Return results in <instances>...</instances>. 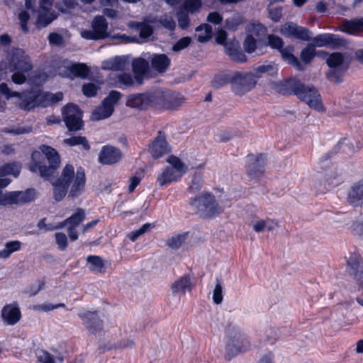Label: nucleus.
<instances>
[{
	"label": "nucleus",
	"instance_id": "nucleus-14",
	"mask_svg": "<svg viewBox=\"0 0 363 363\" xmlns=\"http://www.w3.org/2000/svg\"><path fill=\"white\" fill-rule=\"evenodd\" d=\"M266 156L264 154H259L257 155H247V174L252 178H259L264 172V164Z\"/></svg>",
	"mask_w": 363,
	"mask_h": 363
},
{
	"label": "nucleus",
	"instance_id": "nucleus-19",
	"mask_svg": "<svg viewBox=\"0 0 363 363\" xmlns=\"http://www.w3.org/2000/svg\"><path fill=\"white\" fill-rule=\"evenodd\" d=\"M1 316L4 323L9 325L16 324L21 318V313L16 302L5 305L1 311Z\"/></svg>",
	"mask_w": 363,
	"mask_h": 363
},
{
	"label": "nucleus",
	"instance_id": "nucleus-44",
	"mask_svg": "<svg viewBox=\"0 0 363 363\" xmlns=\"http://www.w3.org/2000/svg\"><path fill=\"white\" fill-rule=\"evenodd\" d=\"M132 67L135 74H145L148 69V62L143 58H138L133 61Z\"/></svg>",
	"mask_w": 363,
	"mask_h": 363
},
{
	"label": "nucleus",
	"instance_id": "nucleus-30",
	"mask_svg": "<svg viewBox=\"0 0 363 363\" xmlns=\"http://www.w3.org/2000/svg\"><path fill=\"white\" fill-rule=\"evenodd\" d=\"M341 30L350 34L358 31L363 32V18L345 20L342 23Z\"/></svg>",
	"mask_w": 363,
	"mask_h": 363
},
{
	"label": "nucleus",
	"instance_id": "nucleus-37",
	"mask_svg": "<svg viewBox=\"0 0 363 363\" xmlns=\"http://www.w3.org/2000/svg\"><path fill=\"white\" fill-rule=\"evenodd\" d=\"M64 143L70 147L82 145L83 149L86 151H89L91 148L87 138L81 135H74L69 138H65Z\"/></svg>",
	"mask_w": 363,
	"mask_h": 363
},
{
	"label": "nucleus",
	"instance_id": "nucleus-50",
	"mask_svg": "<svg viewBox=\"0 0 363 363\" xmlns=\"http://www.w3.org/2000/svg\"><path fill=\"white\" fill-rule=\"evenodd\" d=\"M328 47L337 49L340 47L345 46L346 44L345 40L335 34L328 33Z\"/></svg>",
	"mask_w": 363,
	"mask_h": 363
},
{
	"label": "nucleus",
	"instance_id": "nucleus-42",
	"mask_svg": "<svg viewBox=\"0 0 363 363\" xmlns=\"http://www.w3.org/2000/svg\"><path fill=\"white\" fill-rule=\"evenodd\" d=\"M85 211L82 208H78L76 212L68 218L69 226L77 228L85 219Z\"/></svg>",
	"mask_w": 363,
	"mask_h": 363
},
{
	"label": "nucleus",
	"instance_id": "nucleus-26",
	"mask_svg": "<svg viewBox=\"0 0 363 363\" xmlns=\"http://www.w3.org/2000/svg\"><path fill=\"white\" fill-rule=\"evenodd\" d=\"M347 201L353 206L363 205V184H355L351 187L347 194Z\"/></svg>",
	"mask_w": 363,
	"mask_h": 363
},
{
	"label": "nucleus",
	"instance_id": "nucleus-15",
	"mask_svg": "<svg viewBox=\"0 0 363 363\" xmlns=\"http://www.w3.org/2000/svg\"><path fill=\"white\" fill-rule=\"evenodd\" d=\"M123 154L120 149L112 145H104L102 147L98 160L102 164H113L120 162Z\"/></svg>",
	"mask_w": 363,
	"mask_h": 363
},
{
	"label": "nucleus",
	"instance_id": "nucleus-55",
	"mask_svg": "<svg viewBox=\"0 0 363 363\" xmlns=\"http://www.w3.org/2000/svg\"><path fill=\"white\" fill-rule=\"evenodd\" d=\"M296 26L293 22L286 23L281 28V33L288 38L294 37Z\"/></svg>",
	"mask_w": 363,
	"mask_h": 363
},
{
	"label": "nucleus",
	"instance_id": "nucleus-20",
	"mask_svg": "<svg viewBox=\"0 0 363 363\" xmlns=\"http://www.w3.org/2000/svg\"><path fill=\"white\" fill-rule=\"evenodd\" d=\"M35 90L37 107L45 108L58 103L63 99V94L61 91L53 94L50 92H43L38 89Z\"/></svg>",
	"mask_w": 363,
	"mask_h": 363
},
{
	"label": "nucleus",
	"instance_id": "nucleus-9",
	"mask_svg": "<svg viewBox=\"0 0 363 363\" xmlns=\"http://www.w3.org/2000/svg\"><path fill=\"white\" fill-rule=\"evenodd\" d=\"M122 94L120 91L112 90L102 101L101 106L96 108L91 114V119L100 121L110 117L114 111V106L118 104Z\"/></svg>",
	"mask_w": 363,
	"mask_h": 363
},
{
	"label": "nucleus",
	"instance_id": "nucleus-22",
	"mask_svg": "<svg viewBox=\"0 0 363 363\" xmlns=\"http://www.w3.org/2000/svg\"><path fill=\"white\" fill-rule=\"evenodd\" d=\"M294 48L292 45H288L285 48H283L279 52L281 54L282 60L286 62L288 65L292 66L298 71L304 70V67L298 60V57H296L294 55Z\"/></svg>",
	"mask_w": 363,
	"mask_h": 363
},
{
	"label": "nucleus",
	"instance_id": "nucleus-51",
	"mask_svg": "<svg viewBox=\"0 0 363 363\" xmlns=\"http://www.w3.org/2000/svg\"><path fill=\"white\" fill-rule=\"evenodd\" d=\"M267 47L269 45L272 49H276L278 51L281 50L284 48L283 40L275 35L270 34L267 36V43H266Z\"/></svg>",
	"mask_w": 363,
	"mask_h": 363
},
{
	"label": "nucleus",
	"instance_id": "nucleus-63",
	"mask_svg": "<svg viewBox=\"0 0 363 363\" xmlns=\"http://www.w3.org/2000/svg\"><path fill=\"white\" fill-rule=\"evenodd\" d=\"M18 18L21 23V26L23 31L26 33L28 32V27L27 23L30 19V15L28 11H23L18 14Z\"/></svg>",
	"mask_w": 363,
	"mask_h": 363
},
{
	"label": "nucleus",
	"instance_id": "nucleus-45",
	"mask_svg": "<svg viewBox=\"0 0 363 363\" xmlns=\"http://www.w3.org/2000/svg\"><path fill=\"white\" fill-rule=\"evenodd\" d=\"M232 75L222 73L217 74L214 77L212 80V86L215 89H220L228 83L231 84Z\"/></svg>",
	"mask_w": 363,
	"mask_h": 363
},
{
	"label": "nucleus",
	"instance_id": "nucleus-61",
	"mask_svg": "<svg viewBox=\"0 0 363 363\" xmlns=\"http://www.w3.org/2000/svg\"><path fill=\"white\" fill-rule=\"evenodd\" d=\"M213 301L216 304H220L223 301V287L218 281L213 292Z\"/></svg>",
	"mask_w": 363,
	"mask_h": 363
},
{
	"label": "nucleus",
	"instance_id": "nucleus-13",
	"mask_svg": "<svg viewBox=\"0 0 363 363\" xmlns=\"http://www.w3.org/2000/svg\"><path fill=\"white\" fill-rule=\"evenodd\" d=\"M35 199V190L28 189L26 191H16L6 193L0 199V206L26 203Z\"/></svg>",
	"mask_w": 363,
	"mask_h": 363
},
{
	"label": "nucleus",
	"instance_id": "nucleus-64",
	"mask_svg": "<svg viewBox=\"0 0 363 363\" xmlns=\"http://www.w3.org/2000/svg\"><path fill=\"white\" fill-rule=\"evenodd\" d=\"M55 237L59 249L61 250H65L67 246V238L66 235L63 233H56Z\"/></svg>",
	"mask_w": 363,
	"mask_h": 363
},
{
	"label": "nucleus",
	"instance_id": "nucleus-11",
	"mask_svg": "<svg viewBox=\"0 0 363 363\" xmlns=\"http://www.w3.org/2000/svg\"><path fill=\"white\" fill-rule=\"evenodd\" d=\"M108 26V23L104 16H96L91 22V30H82L81 36L84 39L91 40L106 39L109 36Z\"/></svg>",
	"mask_w": 363,
	"mask_h": 363
},
{
	"label": "nucleus",
	"instance_id": "nucleus-33",
	"mask_svg": "<svg viewBox=\"0 0 363 363\" xmlns=\"http://www.w3.org/2000/svg\"><path fill=\"white\" fill-rule=\"evenodd\" d=\"M86 262L89 270L95 273L105 272V265L103 259L97 255H89L86 257Z\"/></svg>",
	"mask_w": 363,
	"mask_h": 363
},
{
	"label": "nucleus",
	"instance_id": "nucleus-56",
	"mask_svg": "<svg viewBox=\"0 0 363 363\" xmlns=\"http://www.w3.org/2000/svg\"><path fill=\"white\" fill-rule=\"evenodd\" d=\"M256 74H268L270 76L274 75L277 72V69L275 66L272 65H263L258 66L255 68Z\"/></svg>",
	"mask_w": 363,
	"mask_h": 363
},
{
	"label": "nucleus",
	"instance_id": "nucleus-16",
	"mask_svg": "<svg viewBox=\"0 0 363 363\" xmlns=\"http://www.w3.org/2000/svg\"><path fill=\"white\" fill-rule=\"evenodd\" d=\"M149 151L152 157L155 159L160 158L170 151L164 132L159 131L157 133V137L150 145Z\"/></svg>",
	"mask_w": 363,
	"mask_h": 363
},
{
	"label": "nucleus",
	"instance_id": "nucleus-6",
	"mask_svg": "<svg viewBox=\"0 0 363 363\" xmlns=\"http://www.w3.org/2000/svg\"><path fill=\"white\" fill-rule=\"evenodd\" d=\"M0 92L5 96L7 100L12 97L18 98L16 105L21 110L30 111L37 107L35 89L18 92L11 91L6 83H1L0 84Z\"/></svg>",
	"mask_w": 363,
	"mask_h": 363
},
{
	"label": "nucleus",
	"instance_id": "nucleus-27",
	"mask_svg": "<svg viewBox=\"0 0 363 363\" xmlns=\"http://www.w3.org/2000/svg\"><path fill=\"white\" fill-rule=\"evenodd\" d=\"M192 289L191 278L189 275H184L179 279L174 281L171 287L173 295L179 294H185L186 291H190Z\"/></svg>",
	"mask_w": 363,
	"mask_h": 363
},
{
	"label": "nucleus",
	"instance_id": "nucleus-54",
	"mask_svg": "<svg viewBox=\"0 0 363 363\" xmlns=\"http://www.w3.org/2000/svg\"><path fill=\"white\" fill-rule=\"evenodd\" d=\"M158 22L165 28L174 30L176 28V23L171 16L164 15L161 16Z\"/></svg>",
	"mask_w": 363,
	"mask_h": 363
},
{
	"label": "nucleus",
	"instance_id": "nucleus-53",
	"mask_svg": "<svg viewBox=\"0 0 363 363\" xmlns=\"http://www.w3.org/2000/svg\"><path fill=\"white\" fill-rule=\"evenodd\" d=\"M37 360L39 363H55L54 357L46 350L36 352Z\"/></svg>",
	"mask_w": 363,
	"mask_h": 363
},
{
	"label": "nucleus",
	"instance_id": "nucleus-29",
	"mask_svg": "<svg viewBox=\"0 0 363 363\" xmlns=\"http://www.w3.org/2000/svg\"><path fill=\"white\" fill-rule=\"evenodd\" d=\"M129 26L138 30L139 32V37L143 40H148L154 32L153 27L145 22L133 21L130 23Z\"/></svg>",
	"mask_w": 363,
	"mask_h": 363
},
{
	"label": "nucleus",
	"instance_id": "nucleus-43",
	"mask_svg": "<svg viewBox=\"0 0 363 363\" xmlns=\"http://www.w3.org/2000/svg\"><path fill=\"white\" fill-rule=\"evenodd\" d=\"M117 79L116 86L119 88H126L134 84L133 76L130 73H121L116 76Z\"/></svg>",
	"mask_w": 363,
	"mask_h": 363
},
{
	"label": "nucleus",
	"instance_id": "nucleus-47",
	"mask_svg": "<svg viewBox=\"0 0 363 363\" xmlns=\"http://www.w3.org/2000/svg\"><path fill=\"white\" fill-rule=\"evenodd\" d=\"M201 4V0H185L182 5V11L187 13H194L199 11Z\"/></svg>",
	"mask_w": 363,
	"mask_h": 363
},
{
	"label": "nucleus",
	"instance_id": "nucleus-41",
	"mask_svg": "<svg viewBox=\"0 0 363 363\" xmlns=\"http://www.w3.org/2000/svg\"><path fill=\"white\" fill-rule=\"evenodd\" d=\"M31 131V127L21 125H13L11 127H6L1 129L2 133L13 135L27 134L30 133Z\"/></svg>",
	"mask_w": 363,
	"mask_h": 363
},
{
	"label": "nucleus",
	"instance_id": "nucleus-23",
	"mask_svg": "<svg viewBox=\"0 0 363 363\" xmlns=\"http://www.w3.org/2000/svg\"><path fill=\"white\" fill-rule=\"evenodd\" d=\"M147 92L130 94L128 96L126 105L129 107L145 110L149 108Z\"/></svg>",
	"mask_w": 363,
	"mask_h": 363
},
{
	"label": "nucleus",
	"instance_id": "nucleus-18",
	"mask_svg": "<svg viewBox=\"0 0 363 363\" xmlns=\"http://www.w3.org/2000/svg\"><path fill=\"white\" fill-rule=\"evenodd\" d=\"M79 317L82 319L83 325L91 333H96L103 329V321L99 318L96 311H86L80 313Z\"/></svg>",
	"mask_w": 363,
	"mask_h": 363
},
{
	"label": "nucleus",
	"instance_id": "nucleus-39",
	"mask_svg": "<svg viewBox=\"0 0 363 363\" xmlns=\"http://www.w3.org/2000/svg\"><path fill=\"white\" fill-rule=\"evenodd\" d=\"M198 33L197 40L200 43H206L208 41L212 36V27L209 24L204 23L200 25L196 28Z\"/></svg>",
	"mask_w": 363,
	"mask_h": 363
},
{
	"label": "nucleus",
	"instance_id": "nucleus-24",
	"mask_svg": "<svg viewBox=\"0 0 363 363\" xmlns=\"http://www.w3.org/2000/svg\"><path fill=\"white\" fill-rule=\"evenodd\" d=\"M243 47L247 53L257 52V55H261L263 53L262 49L267 48V44L265 42L256 40L252 34H248L243 43Z\"/></svg>",
	"mask_w": 363,
	"mask_h": 363
},
{
	"label": "nucleus",
	"instance_id": "nucleus-35",
	"mask_svg": "<svg viewBox=\"0 0 363 363\" xmlns=\"http://www.w3.org/2000/svg\"><path fill=\"white\" fill-rule=\"evenodd\" d=\"M21 169V165L18 162L6 163L0 167V177L12 175L18 177Z\"/></svg>",
	"mask_w": 363,
	"mask_h": 363
},
{
	"label": "nucleus",
	"instance_id": "nucleus-21",
	"mask_svg": "<svg viewBox=\"0 0 363 363\" xmlns=\"http://www.w3.org/2000/svg\"><path fill=\"white\" fill-rule=\"evenodd\" d=\"M150 61L152 69L160 74L165 72L171 64L170 58L165 54H152Z\"/></svg>",
	"mask_w": 363,
	"mask_h": 363
},
{
	"label": "nucleus",
	"instance_id": "nucleus-34",
	"mask_svg": "<svg viewBox=\"0 0 363 363\" xmlns=\"http://www.w3.org/2000/svg\"><path fill=\"white\" fill-rule=\"evenodd\" d=\"M128 62L127 57L117 56L108 61L103 67L111 70L123 71L125 69Z\"/></svg>",
	"mask_w": 363,
	"mask_h": 363
},
{
	"label": "nucleus",
	"instance_id": "nucleus-8",
	"mask_svg": "<svg viewBox=\"0 0 363 363\" xmlns=\"http://www.w3.org/2000/svg\"><path fill=\"white\" fill-rule=\"evenodd\" d=\"M62 116L69 131L76 132L83 129L82 113L78 106L68 104L62 108Z\"/></svg>",
	"mask_w": 363,
	"mask_h": 363
},
{
	"label": "nucleus",
	"instance_id": "nucleus-52",
	"mask_svg": "<svg viewBox=\"0 0 363 363\" xmlns=\"http://www.w3.org/2000/svg\"><path fill=\"white\" fill-rule=\"evenodd\" d=\"M153 227L154 225L152 223H145L139 229L131 232L128 235V238L131 241L135 242L140 236L150 231Z\"/></svg>",
	"mask_w": 363,
	"mask_h": 363
},
{
	"label": "nucleus",
	"instance_id": "nucleus-3",
	"mask_svg": "<svg viewBox=\"0 0 363 363\" xmlns=\"http://www.w3.org/2000/svg\"><path fill=\"white\" fill-rule=\"evenodd\" d=\"M189 205L200 217L211 218L219 216L223 212L222 207L211 193H201L191 199Z\"/></svg>",
	"mask_w": 363,
	"mask_h": 363
},
{
	"label": "nucleus",
	"instance_id": "nucleus-46",
	"mask_svg": "<svg viewBox=\"0 0 363 363\" xmlns=\"http://www.w3.org/2000/svg\"><path fill=\"white\" fill-rule=\"evenodd\" d=\"M167 162L171 165L169 167H172L174 170H177L178 173H181V176L186 172L187 167L181 161L179 157L172 155L169 157Z\"/></svg>",
	"mask_w": 363,
	"mask_h": 363
},
{
	"label": "nucleus",
	"instance_id": "nucleus-59",
	"mask_svg": "<svg viewBox=\"0 0 363 363\" xmlns=\"http://www.w3.org/2000/svg\"><path fill=\"white\" fill-rule=\"evenodd\" d=\"M98 89V86L94 83H87L82 86V92L87 97L96 96Z\"/></svg>",
	"mask_w": 363,
	"mask_h": 363
},
{
	"label": "nucleus",
	"instance_id": "nucleus-2",
	"mask_svg": "<svg viewBox=\"0 0 363 363\" xmlns=\"http://www.w3.org/2000/svg\"><path fill=\"white\" fill-rule=\"evenodd\" d=\"M33 68L30 57L21 48L13 50L9 60V69L13 72L11 80L16 84H23L26 81V75Z\"/></svg>",
	"mask_w": 363,
	"mask_h": 363
},
{
	"label": "nucleus",
	"instance_id": "nucleus-12",
	"mask_svg": "<svg viewBox=\"0 0 363 363\" xmlns=\"http://www.w3.org/2000/svg\"><path fill=\"white\" fill-rule=\"evenodd\" d=\"M255 84L256 81L251 74L235 72L232 75V89L237 95L242 96L250 91Z\"/></svg>",
	"mask_w": 363,
	"mask_h": 363
},
{
	"label": "nucleus",
	"instance_id": "nucleus-10",
	"mask_svg": "<svg viewBox=\"0 0 363 363\" xmlns=\"http://www.w3.org/2000/svg\"><path fill=\"white\" fill-rule=\"evenodd\" d=\"M344 57L340 52H334L328 57L326 60L330 70L327 74L329 80L335 83H340L345 72L347 69V66L343 63Z\"/></svg>",
	"mask_w": 363,
	"mask_h": 363
},
{
	"label": "nucleus",
	"instance_id": "nucleus-7",
	"mask_svg": "<svg viewBox=\"0 0 363 363\" xmlns=\"http://www.w3.org/2000/svg\"><path fill=\"white\" fill-rule=\"evenodd\" d=\"M74 178V167L72 164H66L63 168L60 176L52 182V195L57 202L63 200L67 194L68 188L71 185Z\"/></svg>",
	"mask_w": 363,
	"mask_h": 363
},
{
	"label": "nucleus",
	"instance_id": "nucleus-32",
	"mask_svg": "<svg viewBox=\"0 0 363 363\" xmlns=\"http://www.w3.org/2000/svg\"><path fill=\"white\" fill-rule=\"evenodd\" d=\"M326 55L328 53L324 51H315V48H314V45L309 44L306 48H304L300 54L301 60L306 65L310 64L314 57L316 55Z\"/></svg>",
	"mask_w": 363,
	"mask_h": 363
},
{
	"label": "nucleus",
	"instance_id": "nucleus-17",
	"mask_svg": "<svg viewBox=\"0 0 363 363\" xmlns=\"http://www.w3.org/2000/svg\"><path fill=\"white\" fill-rule=\"evenodd\" d=\"M72 184L70 185V189L68 193V198L75 199L79 197L84 191L86 184L85 172L82 167L77 169V173H74Z\"/></svg>",
	"mask_w": 363,
	"mask_h": 363
},
{
	"label": "nucleus",
	"instance_id": "nucleus-62",
	"mask_svg": "<svg viewBox=\"0 0 363 363\" xmlns=\"http://www.w3.org/2000/svg\"><path fill=\"white\" fill-rule=\"evenodd\" d=\"M202 186V179L199 174H196L193 176L191 185L189 189L191 192H196L199 191Z\"/></svg>",
	"mask_w": 363,
	"mask_h": 363
},
{
	"label": "nucleus",
	"instance_id": "nucleus-31",
	"mask_svg": "<svg viewBox=\"0 0 363 363\" xmlns=\"http://www.w3.org/2000/svg\"><path fill=\"white\" fill-rule=\"evenodd\" d=\"M164 92L160 89H156L147 92L149 98V107H155L156 108H162L164 107Z\"/></svg>",
	"mask_w": 363,
	"mask_h": 363
},
{
	"label": "nucleus",
	"instance_id": "nucleus-60",
	"mask_svg": "<svg viewBox=\"0 0 363 363\" xmlns=\"http://www.w3.org/2000/svg\"><path fill=\"white\" fill-rule=\"evenodd\" d=\"M191 42V39L189 37H184L179 39L173 46L172 50L174 52H179L182 50L187 48Z\"/></svg>",
	"mask_w": 363,
	"mask_h": 363
},
{
	"label": "nucleus",
	"instance_id": "nucleus-49",
	"mask_svg": "<svg viewBox=\"0 0 363 363\" xmlns=\"http://www.w3.org/2000/svg\"><path fill=\"white\" fill-rule=\"evenodd\" d=\"M188 236V233L172 236L167 241V245L172 249H178L184 244Z\"/></svg>",
	"mask_w": 363,
	"mask_h": 363
},
{
	"label": "nucleus",
	"instance_id": "nucleus-28",
	"mask_svg": "<svg viewBox=\"0 0 363 363\" xmlns=\"http://www.w3.org/2000/svg\"><path fill=\"white\" fill-rule=\"evenodd\" d=\"M181 177V173H178V172L174 170L172 167H167L158 176L157 182L160 186H163L174 181H177Z\"/></svg>",
	"mask_w": 363,
	"mask_h": 363
},
{
	"label": "nucleus",
	"instance_id": "nucleus-36",
	"mask_svg": "<svg viewBox=\"0 0 363 363\" xmlns=\"http://www.w3.org/2000/svg\"><path fill=\"white\" fill-rule=\"evenodd\" d=\"M56 18L50 11H40L38 15L37 21L35 23L38 29H42L50 23H51Z\"/></svg>",
	"mask_w": 363,
	"mask_h": 363
},
{
	"label": "nucleus",
	"instance_id": "nucleus-5",
	"mask_svg": "<svg viewBox=\"0 0 363 363\" xmlns=\"http://www.w3.org/2000/svg\"><path fill=\"white\" fill-rule=\"evenodd\" d=\"M286 85L298 99L306 102L311 108L318 111L323 109L321 97L315 88L306 86L295 79L289 80Z\"/></svg>",
	"mask_w": 363,
	"mask_h": 363
},
{
	"label": "nucleus",
	"instance_id": "nucleus-57",
	"mask_svg": "<svg viewBox=\"0 0 363 363\" xmlns=\"http://www.w3.org/2000/svg\"><path fill=\"white\" fill-rule=\"evenodd\" d=\"M179 26L182 29H186L189 26V18L188 13L181 10L177 14Z\"/></svg>",
	"mask_w": 363,
	"mask_h": 363
},
{
	"label": "nucleus",
	"instance_id": "nucleus-40",
	"mask_svg": "<svg viewBox=\"0 0 363 363\" xmlns=\"http://www.w3.org/2000/svg\"><path fill=\"white\" fill-rule=\"evenodd\" d=\"M69 71L74 77L85 79L88 77L90 69L83 63H75L69 67Z\"/></svg>",
	"mask_w": 363,
	"mask_h": 363
},
{
	"label": "nucleus",
	"instance_id": "nucleus-4",
	"mask_svg": "<svg viewBox=\"0 0 363 363\" xmlns=\"http://www.w3.org/2000/svg\"><path fill=\"white\" fill-rule=\"evenodd\" d=\"M225 333L228 338L225 347V359L228 360L250 349V341L237 326L229 324L225 328Z\"/></svg>",
	"mask_w": 363,
	"mask_h": 363
},
{
	"label": "nucleus",
	"instance_id": "nucleus-48",
	"mask_svg": "<svg viewBox=\"0 0 363 363\" xmlns=\"http://www.w3.org/2000/svg\"><path fill=\"white\" fill-rule=\"evenodd\" d=\"M293 38L302 41H309L312 39V32L305 27L297 25Z\"/></svg>",
	"mask_w": 363,
	"mask_h": 363
},
{
	"label": "nucleus",
	"instance_id": "nucleus-38",
	"mask_svg": "<svg viewBox=\"0 0 363 363\" xmlns=\"http://www.w3.org/2000/svg\"><path fill=\"white\" fill-rule=\"evenodd\" d=\"M21 242L18 240H12L6 242L4 250H0V259H7L11 255L21 250Z\"/></svg>",
	"mask_w": 363,
	"mask_h": 363
},
{
	"label": "nucleus",
	"instance_id": "nucleus-1",
	"mask_svg": "<svg viewBox=\"0 0 363 363\" xmlns=\"http://www.w3.org/2000/svg\"><path fill=\"white\" fill-rule=\"evenodd\" d=\"M40 151H34L28 169L33 173H39L45 180H50L60 167V157L56 150L50 146L42 145Z\"/></svg>",
	"mask_w": 363,
	"mask_h": 363
},
{
	"label": "nucleus",
	"instance_id": "nucleus-58",
	"mask_svg": "<svg viewBox=\"0 0 363 363\" xmlns=\"http://www.w3.org/2000/svg\"><path fill=\"white\" fill-rule=\"evenodd\" d=\"M313 44L315 47H328V33L319 34L313 39Z\"/></svg>",
	"mask_w": 363,
	"mask_h": 363
},
{
	"label": "nucleus",
	"instance_id": "nucleus-25",
	"mask_svg": "<svg viewBox=\"0 0 363 363\" xmlns=\"http://www.w3.org/2000/svg\"><path fill=\"white\" fill-rule=\"evenodd\" d=\"M164 101L163 109H174L184 102L183 96L174 91H167L164 92Z\"/></svg>",
	"mask_w": 363,
	"mask_h": 363
}]
</instances>
